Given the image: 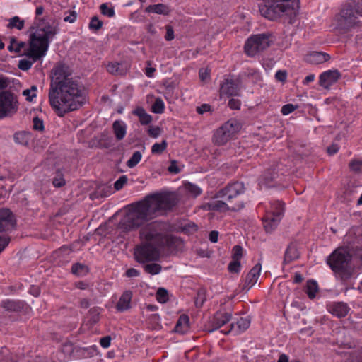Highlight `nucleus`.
I'll return each mask as SVG.
<instances>
[{"instance_id":"1","label":"nucleus","mask_w":362,"mask_h":362,"mask_svg":"<svg viewBox=\"0 0 362 362\" xmlns=\"http://www.w3.org/2000/svg\"><path fill=\"white\" fill-rule=\"evenodd\" d=\"M48 96L50 106L59 117L78 110L87 100L83 85L64 64L53 69Z\"/></svg>"},{"instance_id":"2","label":"nucleus","mask_w":362,"mask_h":362,"mask_svg":"<svg viewBox=\"0 0 362 362\" xmlns=\"http://www.w3.org/2000/svg\"><path fill=\"white\" fill-rule=\"evenodd\" d=\"M176 204V198L170 194L148 195L127 214L119 222V227L125 230L136 228L151 219L166 214Z\"/></svg>"},{"instance_id":"3","label":"nucleus","mask_w":362,"mask_h":362,"mask_svg":"<svg viewBox=\"0 0 362 362\" xmlns=\"http://www.w3.org/2000/svg\"><path fill=\"white\" fill-rule=\"evenodd\" d=\"M140 238L144 243L134 249V258L140 264L156 262L160 259L159 248L178 247L182 244L180 238L162 232L161 223L153 222L140 231Z\"/></svg>"},{"instance_id":"4","label":"nucleus","mask_w":362,"mask_h":362,"mask_svg":"<svg viewBox=\"0 0 362 362\" xmlns=\"http://www.w3.org/2000/svg\"><path fill=\"white\" fill-rule=\"evenodd\" d=\"M57 34V28L49 23H45L44 20L38 25L35 32L30 35L29 47L25 52L32 61L22 59L18 62V67L23 71L29 70L33 64L45 56L49 48L50 40Z\"/></svg>"},{"instance_id":"5","label":"nucleus","mask_w":362,"mask_h":362,"mask_svg":"<svg viewBox=\"0 0 362 362\" xmlns=\"http://www.w3.org/2000/svg\"><path fill=\"white\" fill-rule=\"evenodd\" d=\"M327 263L337 278L346 281L356 275V267L352 263V256L347 246L339 247L327 258Z\"/></svg>"},{"instance_id":"6","label":"nucleus","mask_w":362,"mask_h":362,"mask_svg":"<svg viewBox=\"0 0 362 362\" xmlns=\"http://www.w3.org/2000/svg\"><path fill=\"white\" fill-rule=\"evenodd\" d=\"M299 0H276L259 7L261 14L269 20H275L283 14L293 15L298 11Z\"/></svg>"},{"instance_id":"7","label":"nucleus","mask_w":362,"mask_h":362,"mask_svg":"<svg viewBox=\"0 0 362 362\" xmlns=\"http://www.w3.org/2000/svg\"><path fill=\"white\" fill-rule=\"evenodd\" d=\"M284 204L280 201L270 203L269 207L266 209L265 215L262 218L265 230L270 233L276 228L284 214Z\"/></svg>"},{"instance_id":"8","label":"nucleus","mask_w":362,"mask_h":362,"mask_svg":"<svg viewBox=\"0 0 362 362\" xmlns=\"http://www.w3.org/2000/svg\"><path fill=\"white\" fill-rule=\"evenodd\" d=\"M270 40L266 34H258L250 37L245 43V53L253 57L269 47Z\"/></svg>"},{"instance_id":"9","label":"nucleus","mask_w":362,"mask_h":362,"mask_svg":"<svg viewBox=\"0 0 362 362\" xmlns=\"http://www.w3.org/2000/svg\"><path fill=\"white\" fill-rule=\"evenodd\" d=\"M361 16L362 8L356 5L347 4L341 11L338 17L339 26L341 28H349L356 23V19Z\"/></svg>"},{"instance_id":"10","label":"nucleus","mask_w":362,"mask_h":362,"mask_svg":"<svg viewBox=\"0 0 362 362\" xmlns=\"http://www.w3.org/2000/svg\"><path fill=\"white\" fill-rule=\"evenodd\" d=\"M244 192V186L242 182H236L228 186V211H239L243 207L242 200L238 199L233 203V198Z\"/></svg>"},{"instance_id":"11","label":"nucleus","mask_w":362,"mask_h":362,"mask_svg":"<svg viewBox=\"0 0 362 362\" xmlns=\"http://www.w3.org/2000/svg\"><path fill=\"white\" fill-rule=\"evenodd\" d=\"M243 248L235 245L231 250L230 260L228 264V272L230 274L238 275L243 267Z\"/></svg>"},{"instance_id":"12","label":"nucleus","mask_w":362,"mask_h":362,"mask_svg":"<svg viewBox=\"0 0 362 362\" xmlns=\"http://www.w3.org/2000/svg\"><path fill=\"white\" fill-rule=\"evenodd\" d=\"M16 224L15 216L8 209H0V233L11 231Z\"/></svg>"},{"instance_id":"13","label":"nucleus","mask_w":362,"mask_h":362,"mask_svg":"<svg viewBox=\"0 0 362 362\" xmlns=\"http://www.w3.org/2000/svg\"><path fill=\"white\" fill-rule=\"evenodd\" d=\"M250 325V319L248 317H238L233 319L230 324V330H228V334L229 332L232 333L234 335L239 334L243 332H245Z\"/></svg>"},{"instance_id":"14","label":"nucleus","mask_w":362,"mask_h":362,"mask_svg":"<svg viewBox=\"0 0 362 362\" xmlns=\"http://www.w3.org/2000/svg\"><path fill=\"white\" fill-rule=\"evenodd\" d=\"M340 73L337 70H328L322 73L320 76L319 83L325 88H329L340 78Z\"/></svg>"},{"instance_id":"15","label":"nucleus","mask_w":362,"mask_h":362,"mask_svg":"<svg viewBox=\"0 0 362 362\" xmlns=\"http://www.w3.org/2000/svg\"><path fill=\"white\" fill-rule=\"evenodd\" d=\"M13 109V95L9 92L0 93V118H2Z\"/></svg>"},{"instance_id":"16","label":"nucleus","mask_w":362,"mask_h":362,"mask_svg":"<svg viewBox=\"0 0 362 362\" xmlns=\"http://www.w3.org/2000/svg\"><path fill=\"white\" fill-rule=\"evenodd\" d=\"M262 270V264L260 263L256 264L247 274L245 283L243 286V290L250 289L258 281Z\"/></svg>"},{"instance_id":"17","label":"nucleus","mask_w":362,"mask_h":362,"mask_svg":"<svg viewBox=\"0 0 362 362\" xmlns=\"http://www.w3.org/2000/svg\"><path fill=\"white\" fill-rule=\"evenodd\" d=\"M328 311L337 317H345L349 311V308L347 304L344 303H334L327 306Z\"/></svg>"},{"instance_id":"18","label":"nucleus","mask_w":362,"mask_h":362,"mask_svg":"<svg viewBox=\"0 0 362 362\" xmlns=\"http://www.w3.org/2000/svg\"><path fill=\"white\" fill-rule=\"evenodd\" d=\"M129 69V64L124 62H111L107 66V71L113 75H124Z\"/></svg>"},{"instance_id":"19","label":"nucleus","mask_w":362,"mask_h":362,"mask_svg":"<svg viewBox=\"0 0 362 362\" xmlns=\"http://www.w3.org/2000/svg\"><path fill=\"white\" fill-rule=\"evenodd\" d=\"M132 298V292L131 291H124L120 296L116 308L119 312L129 310L131 308V301Z\"/></svg>"},{"instance_id":"20","label":"nucleus","mask_w":362,"mask_h":362,"mask_svg":"<svg viewBox=\"0 0 362 362\" xmlns=\"http://www.w3.org/2000/svg\"><path fill=\"white\" fill-rule=\"evenodd\" d=\"M330 57L327 53L313 52L306 56V61L313 64H320L329 60Z\"/></svg>"},{"instance_id":"21","label":"nucleus","mask_w":362,"mask_h":362,"mask_svg":"<svg viewBox=\"0 0 362 362\" xmlns=\"http://www.w3.org/2000/svg\"><path fill=\"white\" fill-rule=\"evenodd\" d=\"M189 328V317L187 315H180L175 327V331L177 333L185 334L188 331Z\"/></svg>"},{"instance_id":"22","label":"nucleus","mask_w":362,"mask_h":362,"mask_svg":"<svg viewBox=\"0 0 362 362\" xmlns=\"http://www.w3.org/2000/svg\"><path fill=\"white\" fill-rule=\"evenodd\" d=\"M13 139L16 144L27 146L32 139V134L30 132L21 131L15 133Z\"/></svg>"},{"instance_id":"23","label":"nucleus","mask_w":362,"mask_h":362,"mask_svg":"<svg viewBox=\"0 0 362 362\" xmlns=\"http://www.w3.org/2000/svg\"><path fill=\"white\" fill-rule=\"evenodd\" d=\"M1 306L8 311L18 312L24 307V303L20 300H6L1 302Z\"/></svg>"},{"instance_id":"24","label":"nucleus","mask_w":362,"mask_h":362,"mask_svg":"<svg viewBox=\"0 0 362 362\" xmlns=\"http://www.w3.org/2000/svg\"><path fill=\"white\" fill-rule=\"evenodd\" d=\"M114 134L118 141L123 139L126 135L127 126L122 121L117 120L112 125Z\"/></svg>"},{"instance_id":"25","label":"nucleus","mask_w":362,"mask_h":362,"mask_svg":"<svg viewBox=\"0 0 362 362\" xmlns=\"http://www.w3.org/2000/svg\"><path fill=\"white\" fill-rule=\"evenodd\" d=\"M133 114L139 118V122L142 125H147L152 121V117L141 107H137L133 111Z\"/></svg>"},{"instance_id":"26","label":"nucleus","mask_w":362,"mask_h":362,"mask_svg":"<svg viewBox=\"0 0 362 362\" xmlns=\"http://www.w3.org/2000/svg\"><path fill=\"white\" fill-rule=\"evenodd\" d=\"M299 257V252L297 247L294 244H291L285 252L284 262L289 263Z\"/></svg>"},{"instance_id":"27","label":"nucleus","mask_w":362,"mask_h":362,"mask_svg":"<svg viewBox=\"0 0 362 362\" xmlns=\"http://www.w3.org/2000/svg\"><path fill=\"white\" fill-rule=\"evenodd\" d=\"M318 291V286L315 281L309 280L307 281L305 292L308 297L311 299L316 296V293Z\"/></svg>"},{"instance_id":"28","label":"nucleus","mask_w":362,"mask_h":362,"mask_svg":"<svg viewBox=\"0 0 362 362\" xmlns=\"http://www.w3.org/2000/svg\"><path fill=\"white\" fill-rule=\"evenodd\" d=\"M226 132L223 126H222L214 136V142L218 146L224 145L226 143Z\"/></svg>"},{"instance_id":"29","label":"nucleus","mask_w":362,"mask_h":362,"mask_svg":"<svg viewBox=\"0 0 362 362\" xmlns=\"http://www.w3.org/2000/svg\"><path fill=\"white\" fill-rule=\"evenodd\" d=\"M25 43L23 42H17L15 37H11L10 40V45L8 46V49L11 52L20 53L22 48L24 47Z\"/></svg>"},{"instance_id":"30","label":"nucleus","mask_w":362,"mask_h":362,"mask_svg":"<svg viewBox=\"0 0 362 362\" xmlns=\"http://www.w3.org/2000/svg\"><path fill=\"white\" fill-rule=\"evenodd\" d=\"M71 272L77 276H84L88 272V268L85 264L75 263L71 267Z\"/></svg>"},{"instance_id":"31","label":"nucleus","mask_w":362,"mask_h":362,"mask_svg":"<svg viewBox=\"0 0 362 362\" xmlns=\"http://www.w3.org/2000/svg\"><path fill=\"white\" fill-rule=\"evenodd\" d=\"M144 271L151 275L158 274L162 269L160 264L157 263L146 264L144 266Z\"/></svg>"},{"instance_id":"32","label":"nucleus","mask_w":362,"mask_h":362,"mask_svg":"<svg viewBox=\"0 0 362 362\" xmlns=\"http://www.w3.org/2000/svg\"><path fill=\"white\" fill-rule=\"evenodd\" d=\"M150 8L152 12L158 14L168 15L170 12V8L163 4L151 6Z\"/></svg>"},{"instance_id":"33","label":"nucleus","mask_w":362,"mask_h":362,"mask_svg":"<svg viewBox=\"0 0 362 362\" xmlns=\"http://www.w3.org/2000/svg\"><path fill=\"white\" fill-rule=\"evenodd\" d=\"M141 158L142 153L139 151H135L127 161V166L129 168H134L141 161Z\"/></svg>"},{"instance_id":"34","label":"nucleus","mask_w":362,"mask_h":362,"mask_svg":"<svg viewBox=\"0 0 362 362\" xmlns=\"http://www.w3.org/2000/svg\"><path fill=\"white\" fill-rule=\"evenodd\" d=\"M24 27V21L21 20L18 16H14L9 20V23L8 24V28H17L21 30Z\"/></svg>"},{"instance_id":"35","label":"nucleus","mask_w":362,"mask_h":362,"mask_svg":"<svg viewBox=\"0 0 362 362\" xmlns=\"http://www.w3.org/2000/svg\"><path fill=\"white\" fill-rule=\"evenodd\" d=\"M168 143L166 140H163L161 143H155L151 147L153 154H161L167 148Z\"/></svg>"},{"instance_id":"36","label":"nucleus","mask_w":362,"mask_h":362,"mask_svg":"<svg viewBox=\"0 0 362 362\" xmlns=\"http://www.w3.org/2000/svg\"><path fill=\"white\" fill-rule=\"evenodd\" d=\"M164 109L165 105L163 100L160 98H156L151 107L152 112L156 114H161L163 112Z\"/></svg>"},{"instance_id":"37","label":"nucleus","mask_w":362,"mask_h":362,"mask_svg":"<svg viewBox=\"0 0 362 362\" xmlns=\"http://www.w3.org/2000/svg\"><path fill=\"white\" fill-rule=\"evenodd\" d=\"M156 299L159 303H166L168 300V291L165 288H159L156 293Z\"/></svg>"},{"instance_id":"38","label":"nucleus","mask_w":362,"mask_h":362,"mask_svg":"<svg viewBox=\"0 0 362 362\" xmlns=\"http://www.w3.org/2000/svg\"><path fill=\"white\" fill-rule=\"evenodd\" d=\"M224 203L221 201H214L210 203H206L203 205L202 209L204 210L214 211L218 210L223 206Z\"/></svg>"},{"instance_id":"39","label":"nucleus","mask_w":362,"mask_h":362,"mask_svg":"<svg viewBox=\"0 0 362 362\" xmlns=\"http://www.w3.org/2000/svg\"><path fill=\"white\" fill-rule=\"evenodd\" d=\"M206 293L204 290H199L197 292V297L195 298L194 303L197 308H200L203 305L206 300Z\"/></svg>"},{"instance_id":"40","label":"nucleus","mask_w":362,"mask_h":362,"mask_svg":"<svg viewBox=\"0 0 362 362\" xmlns=\"http://www.w3.org/2000/svg\"><path fill=\"white\" fill-rule=\"evenodd\" d=\"M185 188L188 192L194 197H197L202 193V189L197 185L189 182L185 185Z\"/></svg>"},{"instance_id":"41","label":"nucleus","mask_w":362,"mask_h":362,"mask_svg":"<svg viewBox=\"0 0 362 362\" xmlns=\"http://www.w3.org/2000/svg\"><path fill=\"white\" fill-rule=\"evenodd\" d=\"M239 84L238 83L229 82L228 81V95H237L239 93Z\"/></svg>"},{"instance_id":"42","label":"nucleus","mask_w":362,"mask_h":362,"mask_svg":"<svg viewBox=\"0 0 362 362\" xmlns=\"http://www.w3.org/2000/svg\"><path fill=\"white\" fill-rule=\"evenodd\" d=\"M103 26V22L97 16H93L89 23V28L92 30H98Z\"/></svg>"},{"instance_id":"43","label":"nucleus","mask_w":362,"mask_h":362,"mask_svg":"<svg viewBox=\"0 0 362 362\" xmlns=\"http://www.w3.org/2000/svg\"><path fill=\"white\" fill-rule=\"evenodd\" d=\"M101 13L110 18L115 16V10L112 7H108L106 4H102L100 6Z\"/></svg>"},{"instance_id":"44","label":"nucleus","mask_w":362,"mask_h":362,"mask_svg":"<svg viewBox=\"0 0 362 362\" xmlns=\"http://www.w3.org/2000/svg\"><path fill=\"white\" fill-rule=\"evenodd\" d=\"M90 320L95 324L99 320L100 309L99 308H93L89 310Z\"/></svg>"},{"instance_id":"45","label":"nucleus","mask_w":362,"mask_h":362,"mask_svg":"<svg viewBox=\"0 0 362 362\" xmlns=\"http://www.w3.org/2000/svg\"><path fill=\"white\" fill-rule=\"evenodd\" d=\"M128 178L127 175H122L115 182L114 187L116 190H120L127 183Z\"/></svg>"},{"instance_id":"46","label":"nucleus","mask_w":362,"mask_h":362,"mask_svg":"<svg viewBox=\"0 0 362 362\" xmlns=\"http://www.w3.org/2000/svg\"><path fill=\"white\" fill-rule=\"evenodd\" d=\"M298 105L293 104H286L284 105L281 110L282 115H288L290 113L293 112L294 110L298 109Z\"/></svg>"},{"instance_id":"47","label":"nucleus","mask_w":362,"mask_h":362,"mask_svg":"<svg viewBox=\"0 0 362 362\" xmlns=\"http://www.w3.org/2000/svg\"><path fill=\"white\" fill-rule=\"evenodd\" d=\"M351 170L355 173H362V161L361 160H352L349 163Z\"/></svg>"},{"instance_id":"48","label":"nucleus","mask_w":362,"mask_h":362,"mask_svg":"<svg viewBox=\"0 0 362 362\" xmlns=\"http://www.w3.org/2000/svg\"><path fill=\"white\" fill-rule=\"evenodd\" d=\"M62 352L66 356H71L74 351V345L70 342H66L62 345Z\"/></svg>"},{"instance_id":"49","label":"nucleus","mask_w":362,"mask_h":362,"mask_svg":"<svg viewBox=\"0 0 362 362\" xmlns=\"http://www.w3.org/2000/svg\"><path fill=\"white\" fill-rule=\"evenodd\" d=\"M344 362H362V351L351 354Z\"/></svg>"},{"instance_id":"50","label":"nucleus","mask_w":362,"mask_h":362,"mask_svg":"<svg viewBox=\"0 0 362 362\" xmlns=\"http://www.w3.org/2000/svg\"><path fill=\"white\" fill-rule=\"evenodd\" d=\"M33 129L37 131H42L44 129L43 121L37 117L33 118Z\"/></svg>"},{"instance_id":"51","label":"nucleus","mask_w":362,"mask_h":362,"mask_svg":"<svg viewBox=\"0 0 362 362\" xmlns=\"http://www.w3.org/2000/svg\"><path fill=\"white\" fill-rule=\"evenodd\" d=\"M10 238L6 235H0V253L7 247Z\"/></svg>"},{"instance_id":"52","label":"nucleus","mask_w":362,"mask_h":362,"mask_svg":"<svg viewBox=\"0 0 362 362\" xmlns=\"http://www.w3.org/2000/svg\"><path fill=\"white\" fill-rule=\"evenodd\" d=\"M161 133V129L159 127H150L148 129V134L153 138H157Z\"/></svg>"},{"instance_id":"53","label":"nucleus","mask_w":362,"mask_h":362,"mask_svg":"<svg viewBox=\"0 0 362 362\" xmlns=\"http://www.w3.org/2000/svg\"><path fill=\"white\" fill-rule=\"evenodd\" d=\"M275 78L277 81L284 82L287 78V74L285 71L279 70L275 74Z\"/></svg>"},{"instance_id":"54","label":"nucleus","mask_w":362,"mask_h":362,"mask_svg":"<svg viewBox=\"0 0 362 362\" xmlns=\"http://www.w3.org/2000/svg\"><path fill=\"white\" fill-rule=\"evenodd\" d=\"M95 351V349L94 347L82 348L81 349V351L82 352V354L84 357L93 356Z\"/></svg>"},{"instance_id":"55","label":"nucleus","mask_w":362,"mask_h":362,"mask_svg":"<svg viewBox=\"0 0 362 362\" xmlns=\"http://www.w3.org/2000/svg\"><path fill=\"white\" fill-rule=\"evenodd\" d=\"M228 105L231 109L238 110L240 107V101L238 99L232 98L229 100Z\"/></svg>"},{"instance_id":"56","label":"nucleus","mask_w":362,"mask_h":362,"mask_svg":"<svg viewBox=\"0 0 362 362\" xmlns=\"http://www.w3.org/2000/svg\"><path fill=\"white\" fill-rule=\"evenodd\" d=\"M165 39L167 41H170L174 39V30L172 26L167 25L166 26V34L165 36Z\"/></svg>"},{"instance_id":"57","label":"nucleus","mask_w":362,"mask_h":362,"mask_svg":"<svg viewBox=\"0 0 362 362\" xmlns=\"http://www.w3.org/2000/svg\"><path fill=\"white\" fill-rule=\"evenodd\" d=\"M77 18V13L75 11H71L69 14L64 17V21L70 23H73L76 21Z\"/></svg>"},{"instance_id":"58","label":"nucleus","mask_w":362,"mask_h":362,"mask_svg":"<svg viewBox=\"0 0 362 362\" xmlns=\"http://www.w3.org/2000/svg\"><path fill=\"white\" fill-rule=\"evenodd\" d=\"M111 337L106 336L100 339V344L102 347L107 349L110 346Z\"/></svg>"},{"instance_id":"59","label":"nucleus","mask_w":362,"mask_h":362,"mask_svg":"<svg viewBox=\"0 0 362 362\" xmlns=\"http://www.w3.org/2000/svg\"><path fill=\"white\" fill-rule=\"evenodd\" d=\"M139 274H140L139 271H138L137 269H136L134 268H130V269H127L125 273V275L129 278L139 276Z\"/></svg>"},{"instance_id":"60","label":"nucleus","mask_w":362,"mask_h":362,"mask_svg":"<svg viewBox=\"0 0 362 362\" xmlns=\"http://www.w3.org/2000/svg\"><path fill=\"white\" fill-rule=\"evenodd\" d=\"M211 110V106L208 104H203L201 106H198L197 107V112L199 114H203L206 112H209Z\"/></svg>"},{"instance_id":"61","label":"nucleus","mask_w":362,"mask_h":362,"mask_svg":"<svg viewBox=\"0 0 362 362\" xmlns=\"http://www.w3.org/2000/svg\"><path fill=\"white\" fill-rule=\"evenodd\" d=\"M23 95L24 96H26V99L28 101H32L33 98L36 97V94L35 93H31V90H29V89L24 90L23 91Z\"/></svg>"},{"instance_id":"62","label":"nucleus","mask_w":362,"mask_h":362,"mask_svg":"<svg viewBox=\"0 0 362 362\" xmlns=\"http://www.w3.org/2000/svg\"><path fill=\"white\" fill-rule=\"evenodd\" d=\"M9 81L7 78L0 76V90L6 88L8 86Z\"/></svg>"},{"instance_id":"63","label":"nucleus","mask_w":362,"mask_h":362,"mask_svg":"<svg viewBox=\"0 0 362 362\" xmlns=\"http://www.w3.org/2000/svg\"><path fill=\"white\" fill-rule=\"evenodd\" d=\"M199 78L202 81H205L209 76L206 69H201L199 72Z\"/></svg>"},{"instance_id":"64","label":"nucleus","mask_w":362,"mask_h":362,"mask_svg":"<svg viewBox=\"0 0 362 362\" xmlns=\"http://www.w3.org/2000/svg\"><path fill=\"white\" fill-rule=\"evenodd\" d=\"M218 232L213 230L209 233V240L211 243H216L218 241Z\"/></svg>"}]
</instances>
